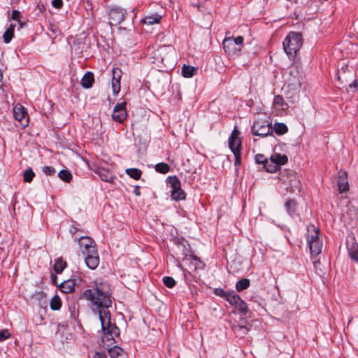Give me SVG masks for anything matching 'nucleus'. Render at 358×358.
<instances>
[{"label": "nucleus", "mask_w": 358, "mask_h": 358, "mask_svg": "<svg viewBox=\"0 0 358 358\" xmlns=\"http://www.w3.org/2000/svg\"><path fill=\"white\" fill-rule=\"evenodd\" d=\"M285 207L286 208L287 212L290 215H294L296 210V202L294 199H289L285 202Z\"/></svg>", "instance_id": "28"}, {"label": "nucleus", "mask_w": 358, "mask_h": 358, "mask_svg": "<svg viewBox=\"0 0 358 358\" xmlns=\"http://www.w3.org/2000/svg\"><path fill=\"white\" fill-rule=\"evenodd\" d=\"M85 256V262L87 266L92 270L95 269L99 264V256L98 250L90 252L89 254L83 255Z\"/></svg>", "instance_id": "13"}, {"label": "nucleus", "mask_w": 358, "mask_h": 358, "mask_svg": "<svg viewBox=\"0 0 358 358\" xmlns=\"http://www.w3.org/2000/svg\"><path fill=\"white\" fill-rule=\"evenodd\" d=\"M134 194L136 196H140L141 195L140 187L138 185H136V186L134 187Z\"/></svg>", "instance_id": "51"}, {"label": "nucleus", "mask_w": 358, "mask_h": 358, "mask_svg": "<svg viewBox=\"0 0 358 358\" xmlns=\"http://www.w3.org/2000/svg\"><path fill=\"white\" fill-rule=\"evenodd\" d=\"M155 169L158 173L165 174L170 171V166L166 163L161 162L155 166Z\"/></svg>", "instance_id": "35"}, {"label": "nucleus", "mask_w": 358, "mask_h": 358, "mask_svg": "<svg viewBox=\"0 0 358 358\" xmlns=\"http://www.w3.org/2000/svg\"><path fill=\"white\" fill-rule=\"evenodd\" d=\"M52 6L57 9H60L63 6V1L62 0H52Z\"/></svg>", "instance_id": "47"}, {"label": "nucleus", "mask_w": 358, "mask_h": 358, "mask_svg": "<svg viewBox=\"0 0 358 358\" xmlns=\"http://www.w3.org/2000/svg\"><path fill=\"white\" fill-rule=\"evenodd\" d=\"M283 49L289 58L294 60L303 45V37L299 33L290 32L283 41Z\"/></svg>", "instance_id": "2"}, {"label": "nucleus", "mask_w": 358, "mask_h": 358, "mask_svg": "<svg viewBox=\"0 0 358 358\" xmlns=\"http://www.w3.org/2000/svg\"><path fill=\"white\" fill-rule=\"evenodd\" d=\"M176 243L178 245V248L181 249L182 255L185 257L192 255L191 254V248L190 245L188 243L187 241L185 240L183 237L177 238L175 241Z\"/></svg>", "instance_id": "14"}, {"label": "nucleus", "mask_w": 358, "mask_h": 358, "mask_svg": "<svg viewBox=\"0 0 358 358\" xmlns=\"http://www.w3.org/2000/svg\"><path fill=\"white\" fill-rule=\"evenodd\" d=\"M243 41V38L241 36L236 38L226 36L222 42L223 49L229 57H238L241 55Z\"/></svg>", "instance_id": "3"}, {"label": "nucleus", "mask_w": 358, "mask_h": 358, "mask_svg": "<svg viewBox=\"0 0 358 358\" xmlns=\"http://www.w3.org/2000/svg\"><path fill=\"white\" fill-rule=\"evenodd\" d=\"M95 173L100 177V178L105 182H113L115 179L113 174L108 170L103 168H98Z\"/></svg>", "instance_id": "16"}, {"label": "nucleus", "mask_w": 358, "mask_h": 358, "mask_svg": "<svg viewBox=\"0 0 358 358\" xmlns=\"http://www.w3.org/2000/svg\"><path fill=\"white\" fill-rule=\"evenodd\" d=\"M338 78L339 80L341 79V75H340V74H338Z\"/></svg>", "instance_id": "58"}, {"label": "nucleus", "mask_w": 358, "mask_h": 358, "mask_svg": "<svg viewBox=\"0 0 358 358\" xmlns=\"http://www.w3.org/2000/svg\"><path fill=\"white\" fill-rule=\"evenodd\" d=\"M126 105L127 103L125 101H123L122 103H118L115 106L112 114V117L113 120L122 123L126 120L127 116L126 111Z\"/></svg>", "instance_id": "11"}, {"label": "nucleus", "mask_w": 358, "mask_h": 358, "mask_svg": "<svg viewBox=\"0 0 358 358\" xmlns=\"http://www.w3.org/2000/svg\"><path fill=\"white\" fill-rule=\"evenodd\" d=\"M197 69L195 67L184 65L182 68V75L185 78H191L196 74Z\"/></svg>", "instance_id": "25"}, {"label": "nucleus", "mask_w": 358, "mask_h": 358, "mask_svg": "<svg viewBox=\"0 0 358 358\" xmlns=\"http://www.w3.org/2000/svg\"><path fill=\"white\" fill-rule=\"evenodd\" d=\"M122 72L120 68H113V69L112 80L120 81L121 78H122Z\"/></svg>", "instance_id": "40"}, {"label": "nucleus", "mask_w": 358, "mask_h": 358, "mask_svg": "<svg viewBox=\"0 0 358 358\" xmlns=\"http://www.w3.org/2000/svg\"><path fill=\"white\" fill-rule=\"evenodd\" d=\"M35 176V173L31 168H29L25 170L23 174L24 182H31Z\"/></svg>", "instance_id": "37"}, {"label": "nucleus", "mask_w": 358, "mask_h": 358, "mask_svg": "<svg viewBox=\"0 0 358 358\" xmlns=\"http://www.w3.org/2000/svg\"><path fill=\"white\" fill-rule=\"evenodd\" d=\"M14 29L15 25L11 24L9 28H8L3 33V38L5 43H8L11 41L14 36Z\"/></svg>", "instance_id": "26"}, {"label": "nucleus", "mask_w": 358, "mask_h": 358, "mask_svg": "<svg viewBox=\"0 0 358 358\" xmlns=\"http://www.w3.org/2000/svg\"><path fill=\"white\" fill-rule=\"evenodd\" d=\"M337 184L340 193H343L348 189L349 185L347 181L346 172H342L340 173L338 178Z\"/></svg>", "instance_id": "19"}, {"label": "nucleus", "mask_w": 358, "mask_h": 358, "mask_svg": "<svg viewBox=\"0 0 358 358\" xmlns=\"http://www.w3.org/2000/svg\"><path fill=\"white\" fill-rule=\"evenodd\" d=\"M67 264L65 261L61 258H58L55 260L54 264V270L56 273L60 274L62 273L64 269L66 267Z\"/></svg>", "instance_id": "27"}, {"label": "nucleus", "mask_w": 358, "mask_h": 358, "mask_svg": "<svg viewBox=\"0 0 358 358\" xmlns=\"http://www.w3.org/2000/svg\"><path fill=\"white\" fill-rule=\"evenodd\" d=\"M11 18L13 20H15V21H20V13L17 10H13L12 12V15H11Z\"/></svg>", "instance_id": "48"}, {"label": "nucleus", "mask_w": 358, "mask_h": 358, "mask_svg": "<svg viewBox=\"0 0 358 358\" xmlns=\"http://www.w3.org/2000/svg\"><path fill=\"white\" fill-rule=\"evenodd\" d=\"M287 103L280 95L275 96L273 106L278 111H282L287 108Z\"/></svg>", "instance_id": "21"}, {"label": "nucleus", "mask_w": 358, "mask_h": 358, "mask_svg": "<svg viewBox=\"0 0 358 358\" xmlns=\"http://www.w3.org/2000/svg\"><path fill=\"white\" fill-rule=\"evenodd\" d=\"M214 294L227 301V299H229L231 295V291H224L223 289L219 287L214 289Z\"/></svg>", "instance_id": "38"}, {"label": "nucleus", "mask_w": 358, "mask_h": 358, "mask_svg": "<svg viewBox=\"0 0 358 358\" xmlns=\"http://www.w3.org/2000/svg\"><path fill=\"white\" fill-rule=\"evenodd\" d=\"M269 159L273 162L280 169V166L284 165L287 163L288 158L285 155H280L279 153L273 154Z\"/></svg>", "instance_id": "18"}, {"label": "nucleus", "mask_w": 358, "mask_h": 358, "mask_svg": "<svg viewBox=\"0 0 358 358\" xmlns=\"http://www.w3.org/2000/svg\"><path fill=\"white\" fill-rule=\"evenodd\" d=\"M111 85L113 89V94L117 95L120 91V81L119 80H111Z\"/></svg>", "instance_id": "41"}, {"label": "nucleus", "mask_w": 358, "mask_h": 358, "mask_svg": "<svg viewBox=\"0 0 358 358\" xmlns=\"http://www.w3.org/2000/svg\"><path fill=\"white\" fill-rule=\"evenodd\" d=\"M125 172L130 178L134 180H139L142 176V171L136 168L127 169Z\"/></svg>", "instance_id": "29"}, {"label": "nucleus", "mask_w": 358, "mask_h": 358, "mask_svg": "<svg viewBox=\"0 0 358 358\" xmlns=\"http://www.w3.org/2000/svg\"><path fill=\"white\" fill-rule=\"evenodd\" d=\"M250 280L248 278H242L241 280L237 281L236 284V289L238 292H241L244 289H246L250 287Z\"/></svg>", "instance_id": "30"}, {"label": "nucleus", "mask_w": 358, "mask_h": 358, "mask_svg": "<svg viewBox=\"0 0 358 358\" xmlns=\"http://www.w3.org/2000/svg\"><path fill=\"white\" fill-rule=\"evenodd\" d=\"M273 130L278 135H283L287 132L288 128L284 123H275Z\"/></svg>", "instance_id": "34"}, {"label": "nucleus", "mask_w": 358, "mask_h": 358, "mask_svg": "<svg viewBox=\"0 0 358 358\" xmlns=\"http://www.w3.org/2000/svg\"><path fill=\"white\" fill-rule=\"evenodd\" d=\"M240 131L234 129L229 138V146L233 153L236 152V150L241 152V140L238 137Z\"/></svg>", "instance_id": "12"}, {"label": "nucleus", "mask_w": 358, "mask_h": 358, "mask_svg": "<svg viewBox=\"0 0 358 358\" xmlns=\"http://www.w3.org/2000/svg\"><path fill=\"white\" fill-rule=\"evenodd\" d=\"M15 119L19 122V126L25 128L29 124V115L26 109L22 107H15L13 108Z\"/></svg>", "instance_id": "10"}, {"label": "nucleus", "mask_w": 358, "mask_h": 358, "mask_svg": "<svg viewBox=\"0 0 358 358\" xmlns=\"http://www.w3.org/2000/svg\"><path fill=\"white\" fill-rule=\"evenodd\" d=\"M94 82V74L90 72H86L81 79V85L85 88H90Z\"/></svg>", "instance_id": "22"}, {"label": "nucleus", "mask_w": 358, "mask_h": 358, "mask_svg": "<svg viewBox=\"0 0 358 358\" xmlns=\"http://www.w3.org/2000/svg\"><path fill=\"white\" fill-rule=\"evenodd\" d=\"M75 280H64L59 285L60 290L64 293H70L75 288Z\"/></svg>", "instance_id": "23"}, {"label": "nucleus", "mask_w": 358, "mask_h": 358, "mask_svg": "<svg viewBox=\"0 0 358 358\" xmlns=\"http://www.w3.org/2000/svg\"><path fill=\"white\" fill-rule=\"evenodd\" d=\"M311 255H317L322 252V243L321 241H308Z\"/></svg>", "instance_id": "24"}, {"label": "nucleus", "mask_w": 358, "mask_h": 358, "mask_svg": "<svg viewBox=\"0 0 358 358\" xmlns=\"http://www.w3.org/2000/svg\"><path fill=\"white\" fill-rule=\"evenodd\" d=\"M94 358H106V355L104 352H96Z\"/></svg>", "instance_id": "50"}, {"label": "nucleus", "mask_w": 358, "mask_h": 358, "mask_svg": "<svg viewBox=\"0 0 358 358\" xmlns=\"http://www.w3.org/2000/svg\"><path fill=\"white\" fill-rule=\"evenodd\" d=\"M240 328H245V327H243V326H241V327H240ZM245 329H246L248 331H249V329H248L247 327H245Z\"/></svg>", "instance_id": "57"}, {"label": "nucleus", "mask_w": 358, "mask_h": 358, "mask_svg": "<svg viewBox=\"0 0 358 358\" xmlns=\"http://www.w3.org/2000/svg\"><path fill=\"white\" fill-rule=\"evenodd\" d=\"M167 183L170 185L172 190L171 192V197L173 200L178 201L185 200L186 194L181 188L180 180L176 176H171L166 178Z\"/></svg>", "instance_id": "5"}, {"label": "nucleus", "mask_w": 358, "mask_h": 358, "mask_svg": "<svg viewBox=\"0 0 358 358\" xmlns=\"http://www.w3.org/2000/svg\"><path fill=\"white\" fill-rule=\"evenodd\" d=\"M201 8H203V6H201V5L198 6L199 10H201Z\"/></svg>", "instance_id": "56"}, {"label": "nucleus", "mask_w": 358, "mask_h": 358, "mask_svg": "<svg viewBox=\"0 0 358 358\" xmlns=\"http://www.w3.org/2000/svg\"><path fill=\"white\" fill-rule=\"evenodd\" d=\"M206 17H209V20H210L211 18V14L210 13H207L205 15ZM211 25V21L209 20V22L205 24V25H201L202 27H208V26H210Z\"/></svg>", "instance_id": "53"}, {"label": "nucleus", "mask_w": 358, "mask_h": 358, "mask_svg": "<svg viewBox=\"0 0 358 358\" xmlns=\"http://www.w3.org/2000/svg\"><path fill=\"white\" fill-rule=\"evenodd\" d=\"M51 280H52V282L53 285H57L58 283H57V277L56 275L55 274H52L51 275Z\"/></svg>", "instance_id": "52"}, {"label": "nucleus", "mask_w": 358, "mask_h": 358, "mask_svg": "<svg viewBox=\"0 0 358 358\" xmlns=\"http://www.w3.org/2000/svg\"><path fill=\"white\" fill-rule=\"evenodd\" d=\"M279 180L287 185V189L290 192L300 190L301 182L296 173L291 169H284L278 175Z\"/></svg>", "instance_id": "4"}, {"label": "nucleus", "mask_w": 358, "mask_h": 358, "mask_svg": "<svg viewBox=\"0 0 358 358\" xmlns=\"http://www.w3.org/2000/svg\"><path fill=\"white\" fill-rule=\"evenodd\" d=\"M162 16L158 13H153L145 16L141 20V22L145 24L152 25L159 24L161 22Z\"/></svg>", "instance_id": "20"}, {"label": "nucleus", "mask_w": 358, "mask_h": 358, "mask_svg": "<svg viewBox=\"0 0 358 358\" xmlns=\"http://www.w3.org/2000/svg\"><path fill=\"white\" fill-rule=\"evenodd\" d=\"M255 160L257 164H262L264 166V164L268 161V159L262 154H257L255 157Z\"/></svg>", "instance_id": "42"}, {"label": "nucleus", "mask_w": 358, "mask_h": 358, "mask_svg": "<svg viewBox=\"0 0 358 358\" xmlns=\"http://www.w3.org/2000/svg\"><path fill=\"white\" fill-rule=\"evenodd\" d=\"M58 177L65 182H70L72 180V174L67 169H62L58 173Z\"/></svg>", "instance_id": "31"}, {"label": "nucleus", "mask_w": 358, "mask_h": 358, "mask_svg": "<svg viewBox=\"0 0 358 358\" xmlns=\"http://www.w3.org/2000/svg\"><path fill=\"white\" fill-rule=\"evenodd\" d=\"M263 167L265 169V171L268 173H275L280 170L278 167L270 159H268V161L266 162V164H264V166Z\"/></svg>", "instance_id": "36"}, {"label": "nucleus", "mask_w": 358, "mask_h": 358, "mask_svg": "<svg viewBox=\"0 0 358 358\" xmlns=\"http://www.w3.org/2000/svg\"><path fill=\"white\" fill-rule=\"evenodd\" d=\"M50 308L53 310H58L61 308L62 301L59 296H54L50 303Z\"/></svg>", "instance_id": "33"}, {"label": "nucleus", "mask_w": 358, "mask_h": 358, "mask_svg": "<svg viewBox=\"0 0 358 358\" xmlns=\"http://www.w3.org/2000/svg\"><path fill=\"white\" fill-rule=\"evenodd\" d=\"M191 257L196 262L195 268L202 269L204 267V264L196 255H191Z\"/></svg>", "instance_id": "46"}, {"label": "nucleus", "mask_w": 358, "mask_h": 358, "mask_svg": "<svg viewBox=\"0 0 358 358\" xmlns=\"http://www.w3.org/2000/svg\"><path fill=\"white\" fill-rule=\"evenodd\" d=\"M320 229L314 224H310L307 227V242L320 241L319 238Z\"/></svg>", "instance_id": "15"}, {"label": "nucleus", "mask_w": 358, "mask_h": 358, "mask_svg": "<svg viewBox=\"0 0 358 358\" xmlns=\"http://www.w3.org/2000/svg\"><path fill=\"white\" fill-rule=\"evenodd\" d=\"M43 172L46 176H53L56 173V171H55V168H53L52 166H45L43 168Z\"/></svg>", "instance_id": "43"}, {"label": "nucleus", "mask_w": 358, "mask_h": 358, "mask_svg": "<svg viewBox=\"0 0 358 358\" xmlns=\"http://www.w3.org/2000/svg\"><path fill=\"white\" fill-rule=\"evenodd\" d=\"M164 284L169 288H172L176 285L175 280L170 276H165L163 278Z\"/></svg>", "instance_id": "39"}, {"label": "nucleus", "mask_w": 358, "mask_h": 358, "mask_svg": "<svg viewBox=\"0 0 358 358\" xmlns=\"http://www.w3.org/2000/svg\"><path fill=\"white\" fill-rule=\"evenodd\" d=\"M348 86L353 91L356 90L358 87V79H355L353 82L349 83Z\"/></svg>", "instance_id": "49"}, {"label": "nucleus", "mask_w": 358, "mask_h": 358, "mask_svg": "<svg viewBox=\"0 0 358 358\" xmlns=\"http://www.w3.org/2000/svg\"><path fill=\"white\" fill-rule=\"evenodd\" d=\"M229 303L234 306L238 311L244 315L248 312V307L245 301H243L241 296L237 294L234 290H231V295L227 299Z\"/></svg>", "instance_id": "7"}, {"label": "nucleus", "mask_w": 358, "mask_h": 358, "mask_svg": "<svg viewBox=\"0 0 358 358\" xmlns=\"http://www.w3.org/2000/svg\"><path fill=\"white\" fill-rule=\"evenodd\" d=\"M91 304L92 310L99 315L101 324L102 343L114 340L120 334L119 328L111 322V314L108 308L112 306L110 285L107 281L96 280L89 288L84 290L79 297Z\"/></svg>", "instance_id": "1"}, {"label": "nucleus", "mask_w": 358, "mask_h": 358, "mask_svg": "<svg viewBox=\"0 0 358 358\" xmlns=\"http://www.w3.org/2000/svg\"><path fill=\"white\" fill-rule=\"evenodd\" d=\"M137 11L138 10L136 8H133L132 12L134 13V18L136 17Z\"/></svg>", "instance_id": "54"}, {"label": "nucleus", "mask_w": 358, "mask_h": 358, "mask_svg": "<svg viewBox=\"0 0 358 358\" xmlns=\"http://www.w3.org/2000/svg\"><path fill=\"white\" fill-rule=\"evenodd\" d=\"M11 334L8 329H3L0 331V342L9 338Z\"/></svg>", "instance_id": "44"}, {"label": "nucleus", "mask_w": 358, "mask_h": 358, "mask_svg": "<svg viewBox=\"0 0 358 358\" xmlns=\"http://www.w3.org/2000/svg\"><path fill=\"white\" fill-rule=\"evenodd\" d=\"M252 133L262 137L272 134L271 122L264 119L257 118L252 126Z\"/></svg>", "instance_id": "6"}, {"label": "nucleus", "mask_w": 358, "mask_h": 358, "mask_svg": "<svg viewBox=\"0 0 358 358\" xmlns=\"http://www.w3.org/2000/svg\"><path fill=\"white\" fill-rule=\"evenodd\" d=\"M78 244L83 255L89 254L96 250L95 241L89 236H81L78 238Z\"/></svg>", "instance_id": "8"}, {"label": "nucleus", "mask_w": 358, "mask_h": 358, "mask_svg": "<svg viewBox=\"0 0 358 358\" xmlns=\"http://www.w3.org/2000/svg\"><path fill=\"white\" fill-rule=\"evenodd\" d=\"M110 358H127V352L120 347L115 345L108 350Z\"/></svg>", "instance_id": "17"}, {"label": "nucleus", "mask_w": 358, "mask_h": 358, "mask_svg": "<svg viewBox=\"0 0 358 358\" xmlns=\"http://www.w3.org/2000/svg\"><path fill=\"white\" fill-rule=\"evenodd\" d=\"M50 30L53 33L56 32L53 27H52Z\"/></svg>", "instance_id": "55"}, {"label": "nucleus", "mask_w": 358, "mask_h": 358, "mask_svg": "<svg viewBox=\"0 0 358 358\" xmlns=\"http://www.w3.org/2000/svg\"><path fill=\"white\" fill-rule=\"evenodd\" d=\"M348 250L350 257L356 262H358V245L357 243H352L351 246L348 245Z\"/></svg>", "instance_id": "32"}, {"label": "nucleus", "mask_w": 358, "mask_h": 358, "mask_svg": "<svg viewBox=\"0 0 358 358\" xmlns=\"http://www.w3.org/2000/svg\"><path fill=\"white\" fill-rule=\"evenodd\" d=\"M127 12L123 8L119 7L112 8L109 12V20L111 24H120L125 17Z\"/></svg>", "instance_id": "9"}, {"label": "nucleus", "mask_w": 358, "mask_h": 358, "mask_svg": "<svg viewBox=\"0 0 358 358\" xmlns=\"http://www.w3.org/2000/svg\"><path fill=\"white\" fill-rule=\"evenodd\" d=\"M236 150V152L234 153L235 157V162L234 165L236 166H239L241 164V152L240 150Z\"/></svg>", "instance_id": "45"}]
</instances>
